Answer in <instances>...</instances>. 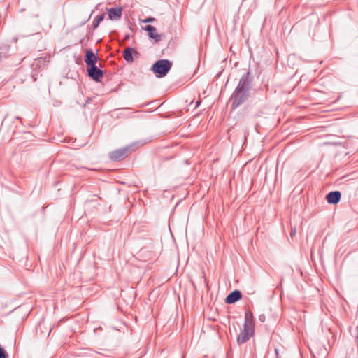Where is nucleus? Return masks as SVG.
Listing matches in <instances>:
<instances>
[{"label":"nucleus","mask_w":358,"mask_h":358,"mask_svg":"<svg viewBox=\"0 0 358 358\" xmlns=\"http://www.w3.org/2000/svg\"><path fill=\"white\" fill-rule=\"evenodd\" d=\"M252 82V78L250 76V71L246 72L241 76L237 87L229 99L231 103L232 109L238 108L247 101L250 96Z\"/></svg>","instance_id":"obj_1"},{"label":"nucleus","mask_w":358,"mask_h":358,"mask_svg":"<svg viewBox=\"0 0 358 358\" xmlns=\"http://www.w3.org/2000/svg\"><path fill=\"white\" fill-rule=\"evenodd\" d=\"M108 17L111 20H120L122 15V9L121 7L110 8L107 9Z\"/></svg>","instance_id":"obj_6"},{"label":"nucleus","mask_w":358,"mask_h":358,"mask_svg":"<svg viewBox=\"0 0 358 358\" xmlns=\"http://www.w3.org/2000/svg\"><path fill=\"white\" fill-rule=\"evenodd\" d=\"M154 21H155L154 17H148L143 20L144 23L153 22Z\"/></svg>","instance_id":"obj_16"},{"label":"nucleus","mask_w":358,"mask_h":358,"mask_svg":"<svg viewBox=\"0 0 358 358\" xmlns=\"http://www.w3.org/2000/svg\"><path fill=\"white\" fill-rule=\"evenodd\" d=\"M105 18V14L104 13H101L99 15H97L94 20H93V22H92V29L93 30L96 29L99 24L104 20Z\"/></svg>","instance_id":"obj_13"},{"label":"nucleus","mask_w":358,"mask_h":358,"mask_svg":"<svg viewBox=\"0 0 358 358\" xmlns=\"http://www.w3.org/2000/svg\"><path fill=\"white\" fill-rule=\"evenodd\" d=\"M251 336H252V334H250L248 331H245V330L243 329L237 337V342L239 344L245 343L250 339Z\"/></svg>","instance_id":"obj_11"},{"label":"nucleus","mask_w":358,"mask_h":358,"mask_svg":"<svg viewBox=\"0 0 358 358\" xmlns=\"http://www.w3.org/2000/svg\"><path fill=\"white\" fill-rule=\"evenodd\" d=\"M172 66V62L168 59H159L155 62L151 68L157 78L166 76Z\"/></svg>","instance_id":"obj_2"},{"label":"nucleus","mask_w":358,"mask_h":358,"mask_svg":"<svg viewBox=\"0 0 358 358\" xmlns=\"http://www.w3.org/2000/svg\"><path fill=\"white\" fill-rule=\"evenodd\" d=\"M133 52L137 53L136 51L130 47H127L123 52V57L127 62H133Z\"/></svg>","instance_id":"obj_12"},{"label":"nucleus","mask_w":358,"mask_h":358,"mask_svg":"<svg viewBox=\"0 0 358 358\" xmlns=\"http://www.w3.org/2000/svg\"><path fill=\"white\" fill-rule=\"evenodd\" d=\"M201 104V100H198L197 101H196L195 103V108H198Z\"/></svg>","instance_id":"obj_19"},{"label":"nucleus","mask_w":358,"mask_h":358,"mask_svg":"<svg viewBox=\"0 0 358 358\" xmlns=\"http://www.w3.org/2000/svg\"><path fill=\"white\" fill-rule=\"evenodd\" d=\"M144 29L148 31V36L154 39L156 43H158L162 39V35L157 34L156 28L152 25H147Z\"/></svg>","instance_id":"obj_9"},{"label":"nucleus","mask_w":358,"mask_h":358,"mask_svg":"<svg viewBox=\"0 0 358 358\" xmlns=\"http://www.w3.org/2000/svg\"><path fill=\"white\" fill-rule=\"evenodd\" d=\"M6 47H0V62L2 61V59L4 58L8 57V55L6 52Z\"/></svg>","instance_id":"obj_14"},{"label":"nucleus","mask_w":358,"mask_h":358,"mask_svg":"<svg viewBox=\"0 0 358 358\" xmlns=\"http://www.w3.org/2000/svg\"><path fill=\"white\" fill-rule=\"evenodd\" d=\"M85 62L89 67L96 65L97 62V57L95 55V54L92 52V50H86L85 55Z\"/></svg>","instance_id":"obj_8"},{"label":"nucleus","mask_w":358,"mask_h":358,"mask_svg":"<svg viewBox=\"0 0 358 358\" xmlns=\"http://www.w3.org/2000/svg\"><path fill=\"white\" fill-rule=\"evenodd\" d=\"M341 198V193L338 191H333L326 195V200L330 204H337Z\"/></svg>","instance_id":"obj_7"},{"label":"nucleus","mask_w":358,"mask_h":358,"mask_svg":"<svg viewBox=\"0 0 358 358\" xmlns=\"http://www.w3.org/2000/svg\"><path fill=\"white\" fill-rule=\"evenodd\" d=\"M259 319L261 322H264L265 321V315H259Z\"/></svg>","instance_id":"obj_18"},{"label":"nucleus","mask_w":358,"mask_h":358,"mask_svg":"<svg viewBox=\"0 0 358 358\" xmlns=\"http://www.w3.org/2000/svg\"><path fill=\"white\" fill-rule=\"evenodd\" d=\"M275 354H276V357H278V358H279V357H278V355H279V354H278V349H275Z\"/></svg>","instance_id":"obj_20"},{"label":"nucleus","mask_w":358,"mask_h":358,"mask_svg":"<svg viewBox=\"0 0 358 358\" xmlns=\"http://www.w3.org/2000/svg\"><path fill=\"white\" fill-rule=\"evenodd\" d=\"M296 234V228H292L291 232H290V236L293 238Z\"/></svg>","instance_id":"obj_17"},{"label":"nucleus","mask_w":358,"mask_h":358,"mask_svg":"<svg viewBox=\"0 0 358 358\" xmlns=\"http://www.w3.org/2000/svg\"><path fill=\"white\" fill-rule=\"evenodd\" d=\"M87 74L93 80L99 82L103 78L104 72L94 65L87 68Z\"/></svg>","instance_id":"obj_5"},{"label":"nucleus","mask_w":358,"mask_h":358,"mask_svg":"<svg viewBox=\"0 0 358 358\" xmlns=\"http://www.w3.org/2000/svg\"><path fill=\"white\" fill-rule=\"evenodd\" d=\"M131 152V147L127 146L110 152L109 153V157L111 160L115 162L121 161L129 156Z\"/></svg>","instance_id":"obj_3"},{"label":"nucleus","mask_w":358,"mask_h":358,"mask_svg":"<svg viewBox=\"0 0 358 358\" xmlns=\"http://www.w3.org/2000/svg\"><path fill=\"white\" fill-rule=\"evenodd\" d=\"M242 297V294L239 290L231 292L225 299V302L228 304H232L238 301Z\"/></svg>","instance_id":"obj_10"},{"label":"nucleus","mask_w":358,"mask_h":358,"mask_svg":"<svg viewBox=\"0 0 358 358\" xmlns=\"http://www.w3.org/2000/svg\"><path fill=\"white\" fill-rule=\"evenodd\" d=\"M276 358H278V357H276Z\"/></svg>","instance_id":"obj_21"},{"label":"nucleus","mask_w":358,"mask_h":358,"mask_svg":"<svg viewBox=\"0 0 358 358\" xmlns=\"http://www.w3.org/2000/svg\"><path fill=\"white\" fill-rule=\"evenodd\" d=\"M245 331H248L250 334H252L255 331V322L253 320V315L252 312L248 310L245 313V322L243 325V329Z\"/></svg>","instance_id":"obj_4"},{"label":"nucleus","mask_w":358,"mask_h":358,"mask_svg":"<svg viewBox=\"0 0 358 358\" xmlns=\"http://www.w3.org/2000/svg\"><path fill=\"white\" fill-rule=\"evenodd\" d=\"M8 354L6 353V350L0 347V358H7Z\"/></svg>","instance_id":"obj_15"}]
</instances>
